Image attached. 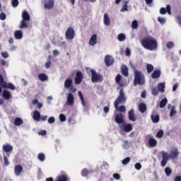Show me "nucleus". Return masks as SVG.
Segmentation results:
<instances>
[{
    "mask_svg": "<svg viewBox=\"0 0 181 181\" xmlns=\"http://www.w3.org/2000/svg\"><path fill=\"white\" fill-rule=\"evenodd\" d=\"M157 89L160 93H163L165 91V83H159Z\"/></svg>",
    "mask_w": 181,
    "mask_h": 181,
    "instance_id": "nucleus-31",
    "label": "nucleus"
},
{
    "mask_svg": "<svg viewBox=\"0 0 181 181\" xmlns=\"http://www.w3.org/2000/svg\"><path fill=\"white\" fill-rule=\"evenodd\" d=\"M131 161V158L127 157L124 160H122V165H128V163Z\"/></svg>",
    "mask_w": 181,
    "mask_h": 181,
    "instance_id": "nucleus-49",
    "label": "nucleus"
},
{
    "mask_svg": "<svg viewBox=\"0 0 181 181\" xmlns=\"http://www.w3.org/2000/svg\"><path fill=\"white\" fill-rule=\"evenodd\" d=\"M122 76H121V74H117L115 78V82L117 83V84H118V86H119L120 87H124V84L122 83H121V78Z\"/></svg>",
    "mask_w": 181,
    "mask_h": 181,
    "instance_id": "nucleus-30",
    "label": "nucleus"
},
{
    "mask_svg": "<svg viewBox=\"0 0 181 181\" xmlns=\"http://www.w3.org/2000/svg\"><path fill=\"white\" fill-rule=\"evenodd\" d=\"M179 156V151H177V148H175L173 151L170 152V159H176Z\"/></svg>",
    "mask_w": 181,
    "mask_h": 181,
    "instance_id": "nucleus-22",
    "label": "nucleus"
},
{
    "mask_svg": "<svg viewBox=\"0 0 181 181\" xmlns=\"http://www.w3.org/2000/svg\"><path fill=\"white\" fill-rule=\"evenodd\" d=\"M151 118L153 124H158L160 120L159 115H151Z\"/></svg>",
    "mask_w": 181,
    "mask_h": 181,
    "instance_id": "nucleus-28",
    "label": "nucleus"
},
{
    "mask_svg": "<svg viewBox=\"0 0 181 181\" xmlns=\"http://www.w3.org/2000/svg\"><path fill=\"white\" fill-rule=\"evenodd\" d=\"M3 159H4V166H9L10 163H9V160L8 159V156L4 154Z\"/></svg>",
    "mask_w": 181,
    "mask_h": 181,
    "instance_id": "nucleus-41",
    "label": "nucleus"
},
{
    "mask_svg": "<svg viewBox=\"0 0 181 181\" xmlns=\"http://www.w3.org/2000/svg\"><path fill=\"white\" fill-rule=\"evenodd\" d=\"M55 181H70V177L64 171H62L61 175L56 177Z\"/></svg>",
    "mask_w": 181,
    "mask_h": 181,
    "instance_id": "nucleus-8",
    "label": "nucleus"
},
{
    "mask_svg": "<svg viewBox=\"0 0 181 181\" xmlns=\"http://www.w3.org/2000/svg\"><path fill=\"white\" fill-rule=\"evenodd\" d=\"M54 6V1L49 0L47 3L44 4L45 9H53Z\"/></svg>",
    "mask_w": 181,
    "mask_h": 181,
    "instance_id": "nucleus-15",
    "label": "nucleus"
},
{
    "mask_svg": "<svg viewBox=\"0 0 181 181\" xmlns=\"http://www.w3.org/2000/svg\"><path fill=\"white\" fill-rule=\"evenodd\" d=\"M166 104H168V99L165 98L160 102V108H164Z\"/></svg>",
    "mask_w": 181,
    "mask_h": 181,
    "instance_id": "nucleus-38",
    "label": "nucleus"
},
{
    "mask_svg": "<svg viewBox=\"0 0 181 181\" xmlns=\"http://www.w3.org/2000/svg\"><path fill=\"white\" fill-rule=\"evenodd\" d=\"M105 63L107 67H110V66L114 64V59L110 55H106L105 57Z\"/></svg>",
    "mask_w": 181,
    "mask_h": 181,
    "instance_id": "nucleus-11",
    "label": "nucleus"
},
{
    "mask_svg": "<svg viewBox=\"0 0 181 181\" xmlns=\"http://www.w3.org/2000/svg\"><path fill=\"white\" fill-rule=\"evenodd\" d=\"M23 172V167L21 165H17L14 167V173L16 176H21V173Z\"/></svg>",
    "mask_w": 181,
    "mask_h": 181,
    "instance_id": "nucleus-13",
    "label": "nucleus"
},
{
    "mask_svg": "<svg viewBox=\"0 0 181 181\" xmlns=\"http://www.w3.org/2000/svg\"><path fill=\"white\" fill-rule=\"evenodd\" d=\"M38 78L40 80V81H47L49 80L47 75L45 74H40L38 75Z\"/></svg>",
    "mask_w": 181,
    "mask_h": 181,
    "instance_id": "nucleus-29",
    "label": "nucleus"
},
{
    "mask_svg": "<svg viewBox=\"0 0 181 181\" xmlns=\"http://www.w3.org/2000/svg\"><path fill=\"white\" fill-rule=\"evenodd\" d=\"M175 47V44L173 43V42H168L167 43V47L168 49H172V47Z\"/></svg>",
    "mask_w": 181,
    "mask_h": 181,
    "instance_id": "nucleus-55",
    "label": "nucleus"
},
{
    "mask_svg": "<svg viewBox=\"0 0 181 181\" xmlns=\"http://www.w3.org/2000/svg\"><path fill=\"white\" fill-rule=\"evenodd\" d=\"M174 181H181V176L177 175L175 177Z\"/></svg>",
    "mask_w": 181,
    "mask_h": 181,
    "instance_id": "nucleus-64",
    "label": "nucleus"
},
{
    "mask_svg": "<svg viewBox=\"0 0 181 181\" xmlns=\"http://www.w3.org/2000/svg\"><path fill=\"white\" fill-rule=\"evenodd\" d=\"M175 114H176V110L175 109V106H173L170 112V117H173Z\"/></svg>",
    "mask_w": 181,
    "mask_h": 181,
    "instance_id": "nucleus-51",
    "label": "nucleus"
},
{
    "mask_svg": "<svg viewBox=\"0 0 181 181\" xmlns=\"http://www.w3.org/2000/svg\"><path fill=\"white\" fill-rule=\"evenodd\" d=\"M22 124H23V120L22 119H21L20 117H16L14 119V125H16V127H19V126L22 125Z\"/></svg>",
    "mask_w": 181,
    "mask_h": 181,
    "instance_id": "nucleus-32",
    "label": "nucleus"
},
{
    "mask_svg": "<svg viewBox=\"0 0 181 181\" xmlns=\"http://www.w3.org/2000/svg\"><path fill=\"white\" fill-rule=\"evenodd\" d=\"M47 134V132H46V130H41L38 132V134L42 135V136H45Z\"/></svg>",
    "mask_w": 181,
    "mask_h": 181,
    "instance_id": "nucleus-62",
    "label": "nucleus"
},
{
    "mask_svg": "<svg viewBox=\"0 0 181 181\" xmlns=\"http://www.w3.org/2000/svg\"><path fill=\"white\" fill-rule=\"evenodd\" d=\"M153 65L151 64H146V70H147V73L151 74L153 71Z\"/></svg>",
    "mask_w": 181,
    "mask_h": 181,
    "instance_id": "nucleus-35",
    "label": "nucleus"
},
{
    "mask_svg": "<svg viewBox=\"0 0 181 181\" xmlns=\"http://www.w3.org/2000/svg\"><path fill=\"white\" fill-rule=\"evenodd\" d=\"M165 173L166 176H170V175H172V168H170V167H166L165 168Z\"/></svg>",
    "mask_w": 181,
    "mask_h": 181,
    "instance_id": "nucleus-45",
    "label": "nucleus"
},
{
    "mask_svg": "<svg viewBox=\"0 0 181 181\" xmlns=\"http://www.w3.org/2000/svg\"><path fill=\"white\" fill-rule=\"evenodd\" d=\"M161 71L159 69H156L155 71H153V72L151 74V78H159V77H160V74H161Z\"/></svg>",
    "mask_w": 181,
    "mask_h": 181,
    "instance_id": "nucleus-19",
    "label": "nucleus"
},
{
    "mask_svg": "<svg viewBox=\"0 0 181 181\" xmlns=\"http://www.w3.org/2000/svg\"><path fill=\"white\" fill-rule=\"evenodd\" d=\"M55 121H56V119H54V117H50L48 119V122H49V124H53Z\"/></svg>",
    "mask_w": 181,
    "mask_h": 181,
    "instance_id": "nucleus-61",
    "label": "nucleus"
},
{
    "mask_svg": "<svg viewBox=\"0 0 181 181\" xmlns=\"http://www.w3.org/2000/svg\"><path fill=\"white\" fill-rule=\"evenodd\" d=\"M123 130L124 132H131L132 131V124H123L122 125Z\"/></svg>",
    "mask_w": 181,
    "mask_h": 181,
    "instance_id": "nucleus-21",
    "label": "nucleus"
},
{
    "mask_svg": "<svg viewBox=\"0 0 181 181\" xmlns=\"http://www.w3.org/2000/svg\"><path fill=\"white\" fill-rule=\"evenodd\" d=\"M2 95L5 100H11V98L12 97V95H11V92L6 90L3 91Z\"/></svg>",
    "mask_w": 181,
    "mask_h": 181,
    "instance_id": "nucleus-23",
    "label": "nucleus"
},
{
    "mask_svg": "<svg viewBox=\"0 0 181 181\" xmlns=\"http://www.w3.org/2000/svg\"><path fill=\"white\" fill-rule=\"evenodd\" d=\"M168 160H165V159H162L160 165L163 168H165V166H166V163H168Z\"/></svg>",
    "mask_w": 181,
    "mask_h": 181,
    "instance_id": "nucleus-57",
    "label": "nucleus"
},
{
    "mask_svg": "<svg viewBox=\"0 0 181 181\" xmlns=\"http://www.w3.org/2000/svg\"><path fill=\"white\" fill-rule=\"evenodd\" d=\"M139 110L140 112H145V111H146V105L145 103H140L139 105Z\"/></svg>",
    "mask_w": 181,
    "mask_h": 181,
    "instance_id": "nucleus-33",
    "label": "nucleus"
},
{
    "mask_svg": "<svg viewBox=\"0 0 181 181\" xmlns=\"http://www.w3.org/2000/svg\"><path fill=\"white\" fill-rule=\"evenodd\" d=\"M14 37L17 40H21V39H22V37H23V33H22L21 30H16L14 32Z\"/></svg>",
    "mask_w": 181,
    "mask_h": 181,
    "instance_id": "nucleus-16",
    "label": "nucleus"
},
{
    "mask_svg": "<svg viewBox=\"0 0 181 181\" xmlns=\"http://www.w3.org/2000/svg\"><path fill=\"white\" fill-rule=\"evenodd\" d=\"M89 45H90V46H94L95 45H97V35L93 34L90 40H89Z\"/></svg>",
    "mask_w": 181,
    "mask_h": 181,
    "instance_id": "nucleus-20",
    "label": "nucleus"
},
{
    "mask_svg": "<svg viewBox=\"0 0 181 181\" xmlns=\"http://www.w3.org/2000/svg\"><path fill=\"white\" fill-rule=\"evenodd\" d=\"M59 119L62 122H64L66 121V116L64 114H61L59 115Z\"/></svg>",
    "mask_w": 181,
    "mask_h": 181,
    "instance_id": "nucleus-56",
    "label": "nucleus"
},
{
    "mask_svg": "<svg viewBox=\"0 0 181 181\" xmlns=\"http://www.w3.org/2000/svg\"><path fill=\"white\" fill-rule=\"evenodd\" d=\"M163 134H164L163 130L160 129L157 132L156 137L162 138L163 136Z\"/></svg>",
    "mask_w": 181,
    "mask_h": 181,
    "instance_id": "nucleus-50",
    "label": "nucleus"
},
{
    "mask_svg": "<svg viewBox=\"0 0 181 181\" xmlns=\"http://www.w3.org/2000/svg\"><path fill=\"white\" fill-rule=\"evenodd\" d=\"M1 56L4 59H8L9 57V54H8V52H1Z\"/></svg>",
    "mask_w": 181,
    "mask_h": 181,
    "instance_id": "nucleus-58",
    "label": "nucleus"
},
{
    "mask_svg": "<svg viewBox=\"0 0 181 181\" xmlns=\"http://www.w3.org/2000/svg\"><path fill=\"white\" fill-rule=\"evenodd\" d=\"M83 78L84 75H83V73L80 71H78L76 74L75 84H81V82L83 81Z\"/></svg>",
    "mask_w": 181,
    "mask_h": 181,
    "instance_id": "nucleus-9",
    "label": "nucleus"
},
{
    "mask_svg": "<svg viewBox=\"0 0 181 181\" xmlns=\"http://www.w3.org/2000/svg\"><path fill=\"white\" fill-rule=\"evenodd\" d=\"M148 145L151 148H155V146L158 145V141L154 138L151 137L148 139Z\"/></svg>",
    "mask_w": 181,
    "mask_h": 181,
    "instance_id": "nucleus-17",
    "label": "nucleus"
},
{
    "mask_svg": "<svg viewBox=\"0 0 181 181\" xmlns=\"http://www.w3.org/2000/svg\"><path fill=\"white\" fill-rule=\"evenodd\" d=\"M75 35L76 33L74 32V28H73V27L68 28L65 33L66 40H73L74 39Z\"/></svg>",
    "mask_w": 181,
    "mask_h": 181,
    "instance_id": "nucleus-6",
    "label": "nucleus"
},
{
    "mask_svg": "<svg viewBox=\"0 0 181 181\" xmlns=\"http://www.w3.org/2000/svg\"><path fill=\"white\" fill-rule=\"evenodd\" d=\"M73 86V79L68 78L64 81V88H69Z\"/></svg>",
    "mask_w": 181,
    "mask_h": 181,
    "instance_id": "nucleus-18",
    "label": "nucleus"
},
{
    "mask_svg": "<svg viewBox=\"0 0 181 181\" xmlns=\"http://www.w3.org/2000/svg\"><path fill=\"white\" fill-rule=\"evenodd\" d=\"M115 121L117 124H125V117L122 113L116 114Z\"/></svg>",
    "mask_w": 181,
    "mask_h": 181,
    "instance_id": "nucleus-10",
    "label": "nucleus"
},
{
    "mask_svg": "<svg viewBox=\"0 0 181 181\" xmlns=\"http://www.w3.org/2000/svg\"><path fill=\"white\" fill-rule=\"evenodd\" d=\"M22 21H30V16L29 15V13L28 11H24L22 13Z\"/></svg>",
    "mask_w": 181,
    "mask_h": 181,
    "instance_id": "nucleus-25",
    "label": "nucleus"
},
{
    "mask_svg": "<svg viewBox=\"0 0 181 181\" xmlns=\"http://www.w3.org/2000/svg\"><path fill=\"white\" fill-rule=\"evenodd\" d=\"M90 175V172L87 170V168H84L81 170V176L83 177H87Z\"/></svg>",
    "mask_w": 181,
    "mask_h": 181,
    "instance_id": "nucleus-42",
    "label": "nucleus"
},
{
    "mask_svg": "<svg viewBox=\"0 0 181 181\" xmlns=\"http://www.w3.org/2000/svg\"><path fill=\"white\" fill-rule=\"evenodd\" d=\"M2 151L3 152H5V153H7L6 156L8 158H9V153H12V151H13V146L8 144H4L2 146Z\"/></svg>",
    "mask_w": 181,
    "mask_h": 181,
    "instance_id": "nucleus-7",
    "label": "nucleus"
},
{
    "mask_svg": "<svg viewBox=\"0 0 181 181\" xmlns=\"http://www.w3.org/2000/svg\"><path fill=\"white\" fill-rule=\"evenodd\" d=\"M26 22L28 21L25 20L21 21V25H20V29H23V28L28 29L29 25H28V23Z\"/></svg>",
    "mask_w": 181,
    "mask_h": 181,
    "instance_id": "nucleus-34",
    "label": "nucleus"
},
{
    "mask_svg": "<svg viewBox=\"0 0 181 181\" xmlns=\"http://www.w3.org/2000/svg\"><path fill=\"white\" fill-rule=\"evenodd\" d=\"M161 154H162L163 159H165L166 160H169V158H170V156H169V154H168V153H166L165 151H162Z\"/></svg>",
    "mask_w": 181,
    "mask_h": 181,
    "instance_id": "nucleus-43",
    "label": "nucleus"
},
{
    "mask_svg": "<svg viewBox=\"0 0 181 181\" xmlns=\"http://www.w3.org/2000/svg\"><path fill=\"white\" fill-rule=\"evenodd\" d=\"M33 118V119H35V121H37V122H39V121H40V112H39V111L37 110L34 111Z\"/></svg>",
    "mask_w": 181,
    "mask_h": 181,
    "instance_id": "nucleus-27",
    "label": "nucleus"
},
{
    "mask_svg": "<svg viewBox=\"0 0 181 181\" xmlns=\"http://www.w3.org/2000/svg\"><path fill=\"white\" fill-rule=\"evenodd\" d=\"M132 28L133 29H138V21L136 20L133 21L132 23Z\"/></svg>",
    "mask_w": 181,
    "mask_h": 181,
    "instance_id": "nucleus-48",
    "label": "nucleus"
},
{
    "mask_svg": "<svg viewBox=\"0 0 181 181\" xmlns=\"http://www.w3.org/2000/svg\"><path fill=\"white\" fill-rule=\"evenodd\" d=\"M66 103L68 105H74V95H73V93H68Z\"/></svg>",
    "mask_w": 181,
    "mask_h": 181,
    "instance_id": "nucleus-12",
    "label": "nucleus"
},
{
    "mask_svg": "<svg viewBox=\"0 0 181 181\" xmlns=\"http://www.w3.org/2000/svg\"><path fill=\"white\" fill-rule=\"evenodd\" d=\"M0 19L1 21H5L6 19V14L4 13H0Z\"/></svg>",
    "mask_w": 181,
    "mask_h": 181,
    "instance_id": "nucleus-59",
    "label": "nucleus"
},
{
    "mask_svg": "<svg viewBox=\"0 0 181 181\" xmlns=\"http://www.w3.org/2000/svg\"><path fill=\"white\" fill-rule=\"evenodd\" d=\"M103 22H104V25H105V26H110V25H111L110 21V17H108V14H107V13L104 14Z\"/></svg>",
    "mask_w": 181,
    "mask_h": 181,
    "instance_id": "nucleus-24",
    "label": "nucleus"
},
{
    "mask_svg": "<svg viewBox=\"0 0 181 181\" xmlns=\"http://www.w3.org/2000/svg\"><path fill=\"white\" fill-rule=\"evenodd\" d=\"M78 97L80 98V100L81 101V104L83 107H86V102L84 101V96H83V93H81V91L78 92Z\"/></svg>",
    "mask_w": 181,
    "mask_h": 181,
    "instance_id": "nucleus-39",
    "label": "nucleus"
},
{
    "mask_svg": "<svg viewBox=\"0 0 181 181\" xmlns=\"http://www.w3.org/2000/svg\"><path fill=\"white\" fill-rule=\"evenodd\" d=\"M166 11L168 12V15H171V8H170V5H167L166 6Z\"/></svg>",
    "mask_w": 181,
    "mask_h": 181,
    "instance_id": "nucleus-63",
    "label": "nucleus"
},
{
    "mask_svg": "<svg viewBox=\"0 0 181 181\" xmlns=\"http://www.w3.org/2000/svg\"><path fill=\"white\" fill-rule=\"evenodd\" d=\"M128 11V1H125V4L120 9V12H127Z\"/></svg>",
    "mask_w": 181,
    "mask_h": 181,
    "instance_id": "nucleus-44",
    "label": "nucleus"
},
{
    "mask_svg": "<svg viewBox=\"0 0 181 181\" xmlns=\"http://www.w3.org/2000/svg\"><path fill=\"white\" fill-rule=\"evenodd\" d=\"M122 74L125 77H128L129 73H128V66L127 65H124L122 66Z\"/></svg>",
    "mask_w": 181,
    "mask_h": 181,
    "instance_id": "nucleus-26",
    "label": "nucleus"
},
{
    "mask_svg": "<svg viewBox=\"0 0 181 181\" xmlns=\"http://www.w3.org/2000/svg\"><path fill=\"white\" fill-rule=\"evenodd\" d=\"M158 21L161 23L162 25H163V23H165L166 22V19H165V18H162V17H158Z\"/></svg>",
    "mask_w": 181,
    "mask_h": 181,
    "instance_id": "nucleus-54",
    "label": "nucleus"
},
{
    "mask_svg": "<svg viewBox=\"0 0 181 181\" xmlns=\"http://www.w3.org/2000/svg\"><path fill=\"white\" fill-rule=\"evenodd\" d=\"M132 70L134 71V86H137V84H145V80H144V76H142V73L138 70L134 65L131 66Z\"/></svg>",
    "mask_w": 181,
    "mask_h": 181,
    "instance_id": "nucleus-2",
    "label": "nucleus"
},
{
    "mask_svg": "<svg viewBox=\"0 0 181 181\" xmlns=\"http://www.w3.org/2000/svg\"><path fill=\"white\" fill-rule=\"evenodd\" d=\"M90 73L92 83H103L104 78L101 74H98L94 69H90Z\"/></svg>",
    "mask_w": 181,
    "mask_h": 181,
    "instance_id": "nucleus-4",
    "label": "nucleus"
},
{
    "mask_svg": "<svg viewBox=\"0 0 181 181\" xmlns=\"http://www.w3.org/2000/svg\"><path fill=\"white\" fill-rule=\"evenodd\" d=\"M151 94L152 95H158V94H159V90L156 88V87L151 88Z\"/></svg>",
    "mask_w": 181,
    "mask_h": 181,
    "instance_id": "nucleus-46",
    "label": "nucleus"
},
{
    "mask_svg": "<svg viewBox=\"0 0 181 181\" xmlns=\"http://www.w3.org/2000/svg\"><path fill=\"white\" fill-rule=\"evenodd\" d=\"M134 168L136 170H141V169H142V165H141V163H136L134 165Z\"/></svg>",
    "mask_w": 181,
    "mask_h": 181,
    "instance_id": "nucleus-53",
    "label": "nucleus"
},
{
    "mask_svg": "<svg viewBox=\"0 0 181 181\" xmlns=\"http://www.w3.org/2000/svg\"><path fill=\"white\" fill-rule=\"evenodd\" d=\"M141 46L147 50H155L158 48V42L152 37H147L141 40Z\"/></svg>",
    "mask_w": 181,
    "mask_h": 181,
    "instance_id": "nucleus-1",
    "label": "nucleus"
},
{
    "mask_svg": "<svg viewBox=\"0 0 181 181\" xmlns=\"http://www.w3.org/2000/svg\"><path fill=\"white\" fill-rule=\"evenodd\" d=\"M117 111H119V112H127V109L125 108V106L124 105H120L117 107H115Z\"/></svg>",
    "mask_w": 181,
    "mask_h": 181,
    "instance_id": "nucleus-40",
    "label": "nucleus"
},
{
    "mask_svg": "<svg viewBox=\"0 0 181 181\" xmlns=\"http://www.w3.org/2000/svg\"><path fill=\"white\" fill-rule=\"evenodd\" d=\"M51 57H49L47 59V62L45 63L46 69H50L52 66V62H50Z\"/></svg>",
    "mask_w": 181,
    "mask_h": 181,
    "instance_id": "nucleus-47",
    "label": "nucleus"
},
{
    "mask_svg": "<svg viewBox=\"0 0 181 181\" xmlns=\"http://www.w3.org/2000/svg\"><path fill=\"white\" fill-rule=\"evenodd\" d=\"M127 103V98L125 97V93H124V89L119 90V95L117 98L114 102L115 108L117 107L119 104H125Z\"/></svg>",
    "mask_w": 181,
    "mask_h": 181,
    "instance_id": "nucleus-3",
    "label": "nucleus"
},
{
    "mask_svg": "<svg viewBox=\"0 0 181 181\" xmlns=\"http://www.w3.org/2000/svg\"><path fill=\"white\" fill-rule=\"evenodd\" d=\"M69 90L71 93H76L77 91V88H76L73 85L69 87Z\"/></svg>",
    "mask_w": 181,
    "mask_h": 181,
    "instance_id": "nucleus-60",
    "label": "nucleus"
},
{
    "mask_svg": "<svg viewBox=\"0 0 181 181\" xmlns=\"http://www.w3.org/2000/svg\"><path fill=\"white\" fill-rule=\"evenodd\" d=\"M125 39H127V36L124 33H120L117 36V40H119V42H124Z\"/></svg>",
    "mask_w": 181,
    "mask_h": 181,
    "instance_id": "nucleus-36",
    "label": "nucleus"
},
{
    "mask_svg": "<svg viewBox=\"0 0 181 181\" xmlns=\"http://www.w3.org/2000/svg\"><path fill=\"white\" fill-rule=\"evenodd\" d=\"M11 4H12V6L13 8H16V6H18V5H19V1L18 0H12Z\"/></svg>",
    "mask_w": 181,
    "mask_h": 181,
    "instance_id": "nucleus-52",
    "label": "nucleus"
},
{
    "mask_svg": "<svg viewBox=\"0 0 181 181\" xmlns=\"http://www.w3.org/2000/svg\"><path fill=\"white\" fill-rule=\"evenodd\" d=\"M0 86L2 87V88H8L9 90H11L13 91L15 90V86L12 84L11 83H6L5 80L4 79V76L0 74Z\"/></svg>",
    "mask_w": 181,
    "mask_h": 181,
    "instance_id": "nucleus-5",
    "label": "nucleus"
},
{
    "mask_svg": "<svg viewBox=\"0 0 181 181\" xmlns=\"http://www.w3.org/2000/svg\"><path fill=\"white\" fill-rule=\"evenodd\" d=\"M37 159H39L40 162H45V160L46 159V156L43 153H40L37 155Z\"/></svg>",
    "mask_w": 181,
    "mask_h": 181,
    "instance_id": "nucleus-37",
    "label": "nucleus"
},
{
    "mask_svg": "<svg viewBox=\"0 0 181 181\" xmlns=\"http://www.w3.org/2000/svg\"><path fill=\"white\" fill-rule=\"evenodd\" d=\"M128 117L129 121H133L134 122L136 121V117L135 116V110H134V109H132L129 111Z\"/></svg>",
    "mask_w": 181,
    "mask_h": 181,
    "instance_id": "nucleus-14",
    "label": "nucleus"
}]
</instances>
